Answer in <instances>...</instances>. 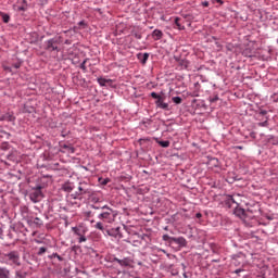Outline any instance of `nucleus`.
Instances as JSON below:
<instances>
[{
	"mask_svg": "<svg viewBox=\"0 0 278 278\" xmlns=\"http://www.w3.org/2000/svg\"><path fill=\"white\" fill-rule=\"evenodd\" d=\"M2 260L8 266H21V254L17 251L3 254Z\"/></svg>",
	"mask_w": 278,
	"mask_h": 278,
	"instance_id": "obj_1",
	"label": "nucleus"
},
{
	"mask_svg": "<svg viewBox=\"0 0 278 278\" xmlns=\"http://www.w3.org/2000/svg\"><path fill=\"white\" fill-rule=\"evenodd\" d=\"M103 211L98 218H100L101 220H103V223H114V220L116 219V212L112 208H110L108 205H104L102 207Z\"/></svg>",
	"mask_w": 278,
	"mask_h": 278,
	"instance_id": "obj_2",
	"label": "nucleus"
},
{
	"mask_svg": "<svg viewBox=\"0 0 278 278\" xmlns=\"http://www.w3.org/2000/svg\"><path fill=\"white\" fill-rule=\"evenodd\" d=\"M42 187H37L29 193V199L33 203H40V201H42Z\"/></svg>",
	"mask_w": 278,
	"mask_h": 278,
	"instance_id": "obj_3",
	"label": "nucleus"
},
{
	"mask_svg": "<svg viewBox=\"0 0 278 278\" xmlns=\"http://www.w3.org/2000/svg\"><path fill=\"white\" fill-rule=\"evenodd\" d=\"M67 204L70 207L77 208L81 205V198L77 194H70L67 197Z\"/></svg>",
	"mask_w": 278,
	"mask_h": 278,
	"instance_id": "obj_4",
	"label": "nucleus"
},
{
	"mask_svg": "<svg viewBox=\"0 0 278 278\" xmlns=\"http://www.w3.org/2000/svg\"><path fill=\"white\" fill-rule=\"evenodd\" d=\"M152 99H156L155 105L161 110H168V103L164 102V98L155 92H151Z\"/></svg>",
	"mask_w": 278,
	"mask_h": 278,
	"instance_id": "obj_5",
	"label": "nucleus"
},
{
	"mask_svg": "<svg viewBox=\"0 0 278 278\" xmlns=\"http://www.w3.org/2000/svg\"><path fill=\"white\" fill-rule=\"evenodd\" d=\"M87 186L88 185L86 184H80L78 186V192H76V195L81 197V194H88V197H90V194H92V190L87 188Z\"/></svg>",
	"mask_w": 278,
	"mask_h": 278,
	"instance_id": "obj_6",
	"label": "nucleus"
},
{
	"mask_svg": "<svg viewBox=\"0 0 278 278\" xmlns=\"http://www.w3.org/2000/svg\"><path fill=\"white\" fill-rule=\"evenodd\" d=\"M113 262H117V264H119V266H123L124 268H127L128 266H131V264H134V261H131V258L129 257H125L123 260L114 257Z\"/></svg>",
	"mask_w": 278,
	"mask_h": 278,
	"instance_id": "obj_7",
	"label": "nucleus"
},
{
	"mask_svg": "<svg viewBox=\"0 0 278 278\" xmlns=\"http://www.w3.org/2000/svg\"><path fill=\"white\" fill-rule=\"evenodd\" d=\"M58 39H50L46 41V51H58Z\"/></svg>",
	"mask_w": 278,
	"mask_h": 278,
	"instance_id": "obj_8",
	"label": "nucleus"
},
{
	"mask_svg": "<svg viewBox=\"0 0 278 278\" xmlns=\"http://www.w3.org/2000/svg\"><path fill=\"white\" fill-rule=\"evenodd\" d=\"M172 242L174 244H178L179 247H187L188 241L184 237H178V238H172Z\"/></svg>",
	"mask_w": 278,
	"mask_h": 278,
	"instance_id": "obj_9",
	"label": "nucleus"
},
{
	"mask_svg": "<svg viewBox=\"0 0 278 278\" xmlns=\"http://www.w3.org/2000/svg\"><path fill=\"white\" fill-rule=\"evenodd\" d=\"M0 121H7L8 123H14L16 121V117H14L11 113H5L4 115L0 116Z\"/></svg>",
	"mask_w": 278,
	"mask_h": 278,
	"instance_id": "obj_10",
	"label": "nucleus"
},
{
	"mask_svg": "<svg viewBox=\"0 0 278 278\" xmlns=\"http://www.w3.org/2000/svg\"><path fill=\"white\" fill-rule=\"evenodd\" d=\"M162 36H164V33H162L160 29H154L152 33L154 40H162Z\"/></svg>",
	"mask_w": 278,
	"mask_h": 278,
	"instance_id": "obj_11",
	"label": "nucleus"
},
{
	"mask_svg": "<svg viewBox=\"0 0 278 278\" xmlns=\"http://www.w3.org/2000/svg\"><path fill=\"white\" fill-rule=\"evenodd\" d=\"M0 278H10V270L5 267H0Z\"/></svg>",
	"mask_w": 278,
	"mask_h": 278,
	"instance_id": "obj_12",
	"label": "nucleus"
},
{
	"mask_svg": "<svg viewBox=\"0 0 278 278\" xmlns=\"http://www.w3.org/2000/svg\"><path fill=\"white\" fill-rule=\"evenodd\" d=\"M17 3H21V7H17L18 12H25L27 10V0H18Z\"/></svg>",
	"mask_w": 278,
	"mask_h": 278,
	"instance_id": "obj_13",
	"label": "nucleus"
},
{
	"mask_svg": "<svg viewBox=\"0 0 278 278\" xmlns=\"http://www.w3.org/2000/svg\"><path fill=\"white\" fill-rule=\"evenodd\" d=\"M137 58L141 61V63L147 64V61L149 60V53H139Z\"/></svg>",
	"mask_w": 278,
	"mask_h": 278,
	"instance_id": "obj_14",
	"label": "nucleus"
},
{
	"mask_svg": "<svg viewBox=\"0 0 278 278\" xmlns=\"http://www.w3.org/2000/svg\"><path fill=\"white\" fill-rule=\"evenodd\" d=\"M62 190H64V192H72L73 191V184L71 182H66L63 185Z\"/></svg>",
	"mask_w": 278,
	"mask_h": 278,
	"instance_id": "obj_15",
	"label": "nucleus"
},
{
	"mask_svg": "<svg viewBox=\"0 0 278 278\" xmlns=\"http://www.w3.org/2000/svg\"><path fill=\"white\" fill-rule=\"evenodd\" d=\"M109 236H113L114 238H118V236H121V228L110 230Z\"/></svg>",
	"mask_w": 278,
	"mask_h": 278,
	"instance_id": "obj_16",
	"label": "nucleus"
},
{
	"mask_svg": "<svg viewBox=\"0 0 278 278\" xmlns=\"http://www.w3.org/2000/svg\"><path fill=\"white\" fill-rule=\"evenodd\" d=\"M112 80L111 79H105V78H98V84L100 86H108V84H111Z\"/></svg>",
	"mask_w": 278,
	"mask_h": 278,
	"instance_id": "obj_17",
	"label": "nucleus"
},
{
	"mask_svg": "<svg viewBox=\"0 0 278 278\" xmlns=\"http://www.w3.org/2000/svg\"><path fill=\"white\" fill-rule=\"evenodd\" d=\"M179 21H181V18L175 17V25H176L177 29H179V30L186 29V27L184 25H181V23H179Z\"/></svg>",
	"mask_w": 278,
	"mask_h": 278,
	"instance_id": "obj_18",
	"label": "nucleus"
},
{
	"mask_svg": "<svg viewBox=\"0 0 278 278\" xmlns=\"http://www.w3.org/2000/svg\"><path fill=\"white\" fill-rule=\"evenodd\" d=\"M74 231H75L76 236H80L78 239L79 244H81V242H86L87 239L85 236H81V233L79 231H77L76 228H74Z\"/></svg>",
	"mask_w": 278,
	"mask_h": 278,
	"instance_id": "obj_19",
	"label": "nucleus"
},
{
	"mask_svg": "<svg viewBox=\"0 0 278 278\" xmlns=\"http://www.w3.org/2000/svg\"><path fill=\"white\" fill-rule=\"evenodd\" d=\"M157 144L163 147V149H168V147H170V141H157Z\"/></svg>",
	"mask_w": 278,
	"mask_h": 278,
	"instance_id": "obj_20",
	"label": "nucleus"
},
{
	"mask_svg": "<svg viewBox=\"0 0 278 278\" xmlns=\"http://www.w3.org/2000/svg\"><path fill=\"white\" fill-rule=\"evenodd\" d=\"M63 149L67 152V153H75V148H73L72 146L68 144H64Z\"/></svg>",
	"mask_w": 278,
	"mask_h": 278,
	"instance_id": "obj_21",
	"label": "nucleus"
},
{
	"mask_svg": "<svg viewBox=\"0 0 278 278\" xmlns=\"http://www.w3.org/2000/svg\"><path fill=\"white\" fill-rule=\"evenodd\" d=\"M172 101L176 103V105H180V103H182L184 100L181 99V97H173Z\"/></svg>",
	"mask_w": 278,
	"mask_h": 278,
	"instance_id": "obj_22",
	"label": "nucleus"
},
{
	"mask_svg": "<svg viewBox=\"0 0 278 278\" xmlns=\"http://www.w3.org/2000/svg\"><path fill=\"white\" fill-rule=\"evenodd\" d=\"M180 66L181 68H188V66H190V62H188V60H181Z\"/></svg>",
	"mask_w": 278,
	"mask_h": 278,
	"instance_id": "obj_23",
	"label": "nucleus"
},
{
	"mask_svg": "<svg viewBox=\"0 0 278 278\" xmlns=\"http://www.w3.org/2000/svg\"><path fill=\"white\" fill-rule=\"evenodd\" d=\"M173 238H175V237H170V236H168V235H164L163 236V240L165 241V242H170V244H173Z\"/></svg>",
	"mask_w": 278,
	"mask_h": 278,
	"instance_id": "obj_24",
	"label": "nucleus"
},
{
	"mask_svg": "<svg viewBox=\"0 0 278 278\" xmlns=\"http://www.w3.org/2000/svg\"><path fill=\"white\" fill-rule=\"evenodd\" d=\"M3 23H10V15L1 13Z\"/></svg>",
	"mask_w": 278,
	"mask_h": 278,
	"instance_id": "obj_25",
	"label": "nucleus"
},
{
	"mask_svg": "<svg viewBox=\"0 0 278 278\" xmlns=\"http://www.w3.org/2000/svg\"><path fill=\"white\" fill-rule=\"evenodd\" d=\"M34 224L37 225V227H40L42 225V219H40V217H36L34 219Z\"/></svg>",
	"mask_w": 278,
	"mask_h": 278,
	"instance_id": "obj_26",
	"label": "nucleus"
},
{
	"mask_svg": "<svg viewBox=\"0 0 278 278\" xmlns=\"http://www.w3.org/2000/svg\"><path fill=\"white\" fill-rule=\"evenodd\" d=\"M218 94H216V96H214V97H210L208 98V101H210V103H216V101H218Z\"/></svg>",
	"mask_w": 278,
	"mask_h": 278,
	"instance_id": "obj_27",
	"label": "nucleus"
},
{
	"mask_svg": "<svg viewBox=\"0 0 278 278\" xmlns=\"http://www.w3.org/2000/svg\"><path fill=\"white\" fill-rule=\"evenodd\" d=\"M45 253H47V248H39V251L37 253V255H45Z\"/></svg>",
	"mask_w": 278,
	"mask_h": 278,
	"instance_id": "obj_28",
	"label": "nucleus"
},
{
	"mask_svg": "<svg viewBox=\"0 0 278 278\" xmlns=\"http://www.w3.org/2000/svg\"><path fill=\"white\" fill-rule=\"evenodd\" d=\"M94 227H96V229L103 231V224L101 222H98Z\"/></svg>",
	"mask_w": 278,
	"mask_h": 278,
	"instance_id": "obj_29",
	"label": "nucleus"
},
{
	"mask_svg": "<svg viewBox=\"0 0 278 278\" xmlns=\"http://www.w3.org/2000/svg\"><path fill=\"white\" fill-rule=\"evenodd\" d=\"M257 125L258 127H268V121L260 122Z\"/></svg>",
	"mask_w": 278,
	"mask_h": 278,
	"instance_id": "obj_30",
	"label": "nucleus"
},
{
	"mask_svg": "<svg viewBox=\"0 0 278 278\" xmlns=\"http://www.w3.org/2000/svg\"><path fill=\"white\" fill-rule=\"evenodd\" d=\"M211 163L213 164V166H218V161H217V159L211 160Z\"/></svg>",
	"mask_w": 278,
	"mask_h": 278,
	"instance_id": "obj_31",
	"label": "nucleus"
},
{
	"mask_svg": "<svg viewBox=\"0 0 278 278\" xmlns=\"http://www.w3.org/2000/svg\"><path fill=\"white\" fill-rule=\"evenodd\" d=\"M101 184H102V186H108V184H110V179L106 178Z\"/></svg>",
	"mask_w": 278,
	"mask_h": 278,
	"instance_id": "obj_32",
	"label": "nucleus"
},
{
	"mask_svg": "<svg viewBox=\"0 0 278 278\" xmlns=\"http://www.w3.org/2000/svg\"><path fill=\"white\" fill-rule=\"evenodd\" d=\"M202 5H203V8H210V2L204 1V2H202Z\"/></svg>",
	"mask_w": 278,
	"mask_h": 278,
	"instance_id": "obj_33",
	"label": "nucleus"
},
{
	"mask_svg": "<svg viewBox=\"0 0 278 278\" xmlns=\"http://www.w3.org/2000/svg\"><path fill=\"white\" fill-rule=\"evenodd\" d=\"M80 68H81L83 71H86V61H84V62L80 64Z\"/></svg>",
	"mask_w": 278,
	"mask_h": 278,
	"instance_id": "obj_34",
	"label": "nucleus"
},
{
	"mask_svg": "<svg viewBox=\"0 0 278 278\" xmlns=\"http://www.w3.org/2000/svg\"><path fill=\"white\" fill-rule=\"evenodd\" d=\"M135 38H137V40H141V39H142V35H140V34H135Z\"/></svg>",
	"mask_w": 278,
	"mask_h": 278,
	"instance_id": "obj_35",
	"label": "nucleus"
},
{
	"mask_svg": "<svg viewBox=\"0 0 278 278\" xmlns=\"http://www.w3.org/2000/svg\"><path fill=\"white\" fill-rule=\"evenodd\" d=\"M228 201L231 203H236V200H233V197H231V195L229 197Z\"/></svg>",
	"mask_w": 278,
	"mask_h": 278,
	"instance_id": "obj_36",
	"label": "nucleus"
},
{
	"mask_svg": "<svg viewBox=\"0 0 278 278\" xmlns=\"http://www.w3.org/2000/svg\"><path fill=\"white\" fill-rule=\"evenodd\" d=\"M195 217H197V218H202L203 215H202L201 213H197V214H195Z\"/></svg>",
	"mask_w": 278,
	"mask_h": 278,
	"instance_id": "obj_37",
	"label": "nucleus"
},
{
	"mask_svg": "<svg viewBox=\"0 0 278 278\" xmlns=\"http://www.w3.org/2000/svg\"><path fill=\"white\" fill-rule=\"evenodd\" d=\"M14 68H21V63H16V64L14 65Z\"/></svg>",
	"mask_w": 278,
	"mask_h": 278,
	"instance_id": "obj_38",
	"label": "nucleus"
},
{
	"mask_svg": "<svg viewBox=\"0 0 278 278\" xmlns=\"http://www.w3.org/2000/svg\"><path fill=\"white\" fill-rule=\"evenodd\" d=\"M235 273L238 275V274L242 273V269H236Z\"/></svg>",
	"mask_w": 278,
	"mask_h": 278,
	"instance_id": "obj_39",
	"label": "nucleus"
},
{
	"mask_svg": "<svg viewBox=\"0 0 278 278\" xmlns=\"http://www.w3.org/2000/svg\"><path fill=\"white\" fill-rule=\"evenodd\" d=\"M217 3H219L220 5H223V0H216Z\"/></svg>",
	"mask_w": 278,
	"mask_h": 278,
	"instance_id": "obj_40",
	"label": "nucleus"
},
{
	"mask_svg": "<svg viewBox=\"0 0 278 278\" xmlns=\"http://www.w3.org/2000/svg\"><path fill=\"white\" fill-rule=\"evenodd\" d=\"M58 260H60V262H62V256L56 255Z\"/></svg>",
	"mask_w": 278,
	"mask_h": 278,
	"instance_id": "obj_41",
	"label": "nucleus"
},
{
	"mask_svg": "<svg viewBox=\"0 0 278 278\" xmlns=\"http://www.w3.org/2000/svg\"><path fill=\"white\" fill-rule=\"evenodd\" d=\"M261 114L262 116H264L266 114V111H262Z\"/></svg>",
	"mask_w": 278,
	"mask_h": 278,
	"instance_id": "obj_42",
	"label": "nucleus"
},
{
	"mask_svg": "<svg viewBox=\"0 0 278 278\" xmlns=\"http://www.w3.org/2000/svg\"><path fill=\"white\" fill-rule=\"evenodd\" d=\"M79 25H85V23L84 22H79Z\"/></svg>",
	"mask_w": 278,
	"mask_h": 278,
	"instance_id": "obj_43",
	"label": "nucleus"
},
{
	"mask_svg": "<svg viewBox=\"0 0 278 278\" xmlns=\"http://www.w3.org/2000/svg\"><path fill=\"white\" fill-rule=\"evenodd\" d=\"M66 45H68V41H65Z\"/></svg>",
	"mask_w": 278,
	"mask_h": 278,
	"instance_id": "obj_44",
	"label": "nucleus"
}]
</instances>
